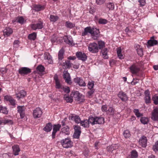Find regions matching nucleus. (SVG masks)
<instances>
[{"instance_id": "9d476101", "label": "nucleus", "mask_w": 158, "mask_h": 158, "mask_svg": "<svg viewBox=\"0 0 158 158\" xmlns=\"http://www.w3.org/2000/svg\"><path fill=\"white\" fill-rule=\"evenodd\" d=\"M63 77L65 80V82L67 84L69 85H71L72 84L70 74L67 71L64 72Z\"/></svg>"}, {"instance_id": "052dcab7", "label": "nucleus", "mask_w": 158, "mask_h": 158, "mask_svg": "<svg viewBox=\"0 0 158 158\" xmlns=\"http://www.w3.org/2000/svg\"><path fill=\"white\" fill-rule=\"evenodd\" d=\"M7 69L6 68H2L0 69V72L4 74L7 72Z\"/></svg>"}, {"instance_id": "f704fd0d", "label": "nucleus", "mask_w": 158, "mask_h": 158, "mask_svg": "<svg viewBox=\"0 0 158 158\" xmlns=\"http://www.w3.org/2000/svg\"><path fill=\"white\" fill-rule=\"evenodd\" d=\"M65 26L67 28L71 29L75 27V24L68 21L65 22Z\"/></svg>"}, {"instance_id": "58836bf2", "label": "nucleus", "mask_w": 158, "mask_h": 158, "mask_svg": "<svg viewBox=\"0 0 158 158\" xmlns=\"http://www.w3.org/2000/svg\"><path fill=\"white\" fill-rule=\"evenodd\" d=\"M36 34L35 33H33L32 34H29L28 36V38L29 39L34 40L36 38Z\"/></svg>"}, {"instance_id": "39448f33", "label": "nucleus", "mask_w": 158, "mask_h": 158, "mask_svg": "<svg viewBox=\"0 0 158 158\" xmlns=\"http://www.w3.org/2000/svg\"><path fill=\"white\" fill-rule=\"evenodd\" d=\"M88 48L89 50L92 53H96L99 51L98 45L95 43L90 44Z\"/></svg>"}, {"instance_id": "69168bd1", "label": "nucleus", "mask_w": 158, "mask_h": 158, "mask_svg": "<svg viewBox=\"0 0 158 158\" xmlns=\"http://www.w3.org/2000/svg\"><path fill=\"white\" fill-rule=\"evenodd\" d=\"M107 108L106 105H103L101 109L103 112H106L107 111Z\"/></svg>"}, {"instance_id": "20e7f679", "label": "nucleus", "mask_w": 158, "mask_h": 158, "mask_svg": "<svg viewBox=\"0 0 158 158\" xmlns=\"http://www.w3.org/2000/svg\"><path fill=\"white\" fill-rule=\"evenodd\" d=\"M73 128L74 132L73 135V138L78 139L81 132V127L77 125H74L73 126Z\"/></svg>"}, {"instance_id": "4468645a", "label": "nucleus", "mask_w": 158, "mask_h": 158, "mask_svg": "<svg viewBox=\"0 0 158 158\" xmlns=\"http://www.w3.org/2000/svg\"><path fill=\"white\" fill-rule=\"evenodd\" d=\"M151 118L154 121H158V108L156 107L152 110Z\"/></svg>"}, {"instance_id": "4be33fe9", "label": "nucleus", "mask_w": 158, "mask_h": 158, "mask_svg": "<svg viewBox=\"0 0 158 158\" xmlns=\"http://www.w3.org/2000/svg\"><path fill=\"white\" fill-rule=\"evenodd\" d=\"M93 27L89 26L85 28L84 31L82 33L81 35L85 36L87 35L89 33L91 34Z\"/></svg>"}, {"instance_id": "603ef678", "label": "nucleus", "mask_w": 158, "mask_h": 158, "mask_svg": "<svg viewBox=\"0 0 158 158\" xmlns=\"http://www.w3.org/2000/svg\"><path fill=\"white\" fill-rule=\"evenodd\" d=\"M144 100L146 104H148L151 102L150 96H145Z\"/></svg>"}, {"instance_id": "6e6552de", "label": "nucleus", "mask_w": 158, "mask_h": 158, "mask_svg": "<svg viewBox=\"0 0 158 158\" xmlns=\"http://www.w3.org/2000/svg\"><path fill=\"white\" fill-rule=\"evenodd\" d=\"M43 27V22L40 20H39L38 22L35 23L31 25V28L34 30H36L37 29H41Z\"/></svg>"}, {"instance_id": "f257e3e1", "label": "nucleus", "mask_w": 158, "mask_h": 158, "mask_svg": "<svg viewBox=\"0 0 158 158\" xmlns=\"http://www.w3.org/2000/svg\"><path fill=\"white\" fill-rule=\"evenodd\" d=\"M89 120L92 125L96 124H101L104 123V118L102 117H93L92 115H90Z\"/></svg>"}, {"instance_id": "09e8293b", "label": "nucleus", "mask_w": 158, "mask_h": 158, "mask_svg": "<svg viewBox=\"0 0 158 158\" xmlns=\"http://www.w3.org/2000/svg\"><path fill=\"white\" fill-rule=\"evenodd\" d=\"M123 135L125 138L129 137L131 135L130 131L128 130H125L123 133Z\"/></svg>"}, {"instance_id": "de8ad7c7", "label": "nucleus", "mask_w": 158, "mask_h": 158, "mask_svg": "<svg viewBox=\"0 0 158 158\" xmlns=\"http://www.w3.org/2000/svg\"><path fill=\"white\" fill-rule=\"evenodd\" d=\"M108 22V21L105 19L100 18L98 20V23L100 24H105Z\"/></svg>"}, {"instance_id": "6e6d98bb", "label": "nucleus", "mask_w": 158, "mask_h": 158, "mask_svg": "<svg viewBox=\"0 0 158 158\" xmlns=\"http://www.w3.org/2000/svg\"><path fill=\"white\" fill-rule=\"evenodd\" d=\"M0 112L7 114L8 113V111L7 110V109L6 107L1 106Z\"/></svg>"}, {"instance_id": "412c9836", "label": "nucleus", "mask_w": 158, "mask_h": 158, "mask_svg": "<svg viewBox=\"0 0 158 158\" xmlns=\"http://www.w3.org/2000/svg\"><path fill=\"white\" fill-rule=\"evenodd\" d=\"M118 96L123 102H125L128 100V97L126 94L122 91L118 93Z\"/></svg>"}, {"instance_id": "0eeeda50", "label": "nucleus", "mask_w": 158, "mask_h": 158, "mask_svg": "<svg viewBox=\"0 0 158 158\" xmlns=\"http://www.w3.org/2000/svg\"><path fill=\"white\" fill-rule=\"evenodd\" d=\"M18 71L19 74L24 76L30 73L31 72V69L27 67H23L19 69Z\"/></svg>"}, {"instance_id": "cd10ccee", "label": "nucleus", "mask_w": 158, "mask_h": 158, "mask_svg": "<svg viewBox=\"0 0 158 158\" xmlns=\"http://www.w3.org/2000/svg\"><path fill=\"white\" fill-rule=\"evenodd\" d=\"M44 57L45 60H47L50 64H52L53 61L52 60V57L49 53L46 52L44 54Z\"/></svg>"}, {"instance_id": "5fc2aeb1", "label": "nucleus", "mask_w": 158, "mask_h": 158, "mask_svg": "<svg viewBox=\"0 0 158 158\" xmlns=\"http://www.w3.org/2000/svg\"><path fill=\"white\" fill-rule=\"evenodd\" d=\"M44 7L40 5H37L35 6V10L37 11L41 10Z\"/></svg>"}, {"instance_id": "a19ab883", "label": "nucleus", "mask_w": 158, "mask_h": 158, "mask_svg": "<svg viewBox=\"0 0 158 158\" xmlns=\"http://www.w3.org/2000/svg\"><path fill=\"white\" fill-rule=\"evenodd\" d=\"M107 111L110 115H113L114 113L115 109L112 107H110Z\"/></svg>"}, {"instance_id": "e2e57ef3", "label": "nucleus", "mask_w": 158, "mask_h": 158, "mask_svg": "<svg viewBox=\"0 0 158 158\" xmlns=\"http://www.w3.org/2000/svg\"><path fill=\"white\" fill-rule=\"evenodd\" d=\"M19 42L18 40H15L14 42V47L16 48L18 47L19 46Z\"/></svg>"}, {"instance_id": "c03bdc74", "label": "nucleus", "mask_w": 158, "mask_h": 158, "mask_svg": "<svg viewBox=\"0 0 158 158\" xmlns=\"http://www.w3.org/2000/svg\"><path fill=\"white\" fill-rule=\"evenodd\" d=\"M133 112L135 113V114L137 117H141L142 116L143 114L139 112V110L138 109H135L134 110Z\"/></svg>"}, {"instance_id": "338daca9", "label": "nucleus", "mask_w": 158, "mask_h": 158, "mask_svg": "<svg viewBox=\"0 0 158 158\" xmlns=\"http://www.w3.org/2000/svg\"><path fill=\"white\" fill-rule=\"evenodd\" d=\"M105 0H97L96 3L98 5H101L105 2Z\"/></svg>"}, {"instance_id": "ea45409f", "label": "nucleus", "mask_w": 158, "mask_h": 158, "mask_svg": "<svg viewBox=\"0 0 158 158\" xmlns=\"http://www.w3.org/2000/svg\"><path fill=\"white\" fill-rule=\"evenodd\" d=\"M59 19V17L57 16H55L53 15H51L50 16V20L51 21L55 22Z\"/></svg>"}, {"instance_id": "13d9d810", "label": "nucleus", "mask_w": 158, "mask_h": 158, "mask_svg": "<svg viewBox=\"0 0 158 158\" xmlns=\"http://www.w3.org/2000/svg\"><path fill=\"white\" fill-rule=\"evenodd\" d=\"M64 91L67 94L69 93L70 92V89L69 87L67 86L66 87H63L62 88Z\"/></svg>"}, {"instance_id": "8fccbe9b", "label": "nucleus", "mask_w": 158, "mask_h": 158, "mask_svg": "<svg viewBox=\"0 0 158 158\" xmlns=\"http://www.w3.org/2000/svg\"><path fill=\"white\" fill-rule=\"evenodd\" d=\"M94 82L92 81H89L88 84V87L89 89H93L94 86Z\"/></svg>"}, {"instance_id": "72a5a7b5", "label": "nucleus", "mask_w": 158, "mask_h": 158, "mask_svg": "<svg viewBox=\"0 0 158 158\" xmlns=\"http://www.w3.org/2000/svg\"><path fill=\"white\" fill-rule=\"evenodd\" d=\"M24 22V19L23 17H17L16 18L15 21H13L14 22L19 23L20 24H23Z\"/></svg>"}, {"instance_id": "2f4dec72", "label": "nucleus", "mask_w": 158, "mask_h": 158, "mask_svg": "<svg viewBox=\"0 0 158 158\" xmlns=\"http://www.w3.org/2000/svg\"><path fill=\"white\" fill-rule=\"evenodd\" d=\"M101 52L104 59H107L108 58V56L107 55L108 50L107 48H104L102 49Z\"/></svg>"}, {"instance_id": "a878e982", "label": "nucleus", "mask_w": 158, "mask_h": 158, "mask_svg": "<svg viewBox=\"0 0 158 158\" xmlns=\"http://www.w3.org/2000/svg\"><path fill=\"white\" fill-rule=\"evenodd\" d=\"M118 146L117 144H113L107 147V151L109 152H112L114 150L118 149Z\"/></svg>"}, {"instance_id": "1a4fd4ad", "label": "nucleus", "mask_w": 158, "mask_h": 158, "mask_svg": "<svg viewBox=\"0 0 158 158\" xmlns=\"http://www.w3.org/2000/svg\"><path fill=\"white\" fill-rule=\"evenodd\" d=\"M43 113L42 109L39 107L36 108L33 111V116L34 118H36L41 117Z\"/></svg>"}, {"instance_id": "aec40b11", "label": "nucleus", "mask_w": 158, "mask_h": 158, "mask_svg": "<svg viewBox=\"0 0 158 158\" xmlns=\"http://www.w3.org/2000/svg\"><path fill=\"white\" fill-rule=\"evenodd\" d=\"M13 32V30L9 27H6L3 31V35L5 37L10 36Z\"/></svg>"}, {"instance_id": "423d86ee", "label": "nucleus", "mask_w": 158, "mask_h": 158, "mask_svg": "<svg viewBox=\"0 0 158 158\" xmlns=\"http://www.w3.org/2000/svg\"><path fill=\"white\" fill-rule=\"evenodd\" d=\"M92 31L91 34V38L94 40H98L100 35V32L99 29L93 27Z\"/></svg>"}, {"instance_id": "a18cd8bd", "label": "nucleus", "mask_w": 158, "mask_h": 158, "mask_svg": "<svg viewBox=\"0 0 158 158\" xmlns=\"http://www.w3.org/2000/svg\"><path fill=\"white\" fill-rule=\"evenodd\" d=\"M106 6L109 10H113L114 9V5L113 3L109 2L107 4Z\"/></svg>"}, {"instance_id": "b1692460", "label": "nucleus", "mask_w": 158, "mask_h": 158, "mask_svg": "<svg viewBox=\"0 0 158 158\" xmlns=\"http://www.w3.org/2000/svg\"><path fill=\"white\" fill-rule=\"evenodd\" d=\"M27 93L23 90H22L18 93H16V96L19 99L23 98L26 96Z\"/></svg>"}, {"instance_id": "680f3d73", "label": "nucleus", "mask_w": 158, "mask_h": 158, "mask_svg": "<svg viewBox=\"0 0 158 158\" xmlns=\"http://www.w3.org/2000/svg\"><path fill=\"white\" fill-rule=\"evenodd\" d=\"M90 90L88 91L87 94H88V96H90L93 95L94 92L95 90L94 89H89Z\"/></svg>"}, {"instance_id": "c85d7f7f", "label": "nucleus", "mask_w": 158, "mask_h": 158, "mask_svg": "<svg viewBox=\"0 0 158 158\" xmlns=\"http://www.w3.org/2000/svg\"><path fill=\"white\" fill-rule=\"evenodd\" d=\"M61 132L66 135H69L70 133L69 127L67 126H65L61 129Z\"/></svg>"}, {"instance_id": "dca6fc26", "label": "nucleus", "mask_w": 158, "mask_h": 158, "mask_svg": "<svg viewBox=\"0 0 158 158\" xmlns=\"http://www.w3.org/2000/svg\"><path fill=\"white\" fill-rule=\"evenodd\" d=\"M73 81L75 83L81 86L84 87L86 85V84L85 81H84L83 79L81 77H77L74 78Z\"/></svg>"}, {"instance_id": "864d4df0", "label": "nucleus", "mask_w": 158, "mask_h": 158, "mask_svg": "<svg viewBox=\"0 0 158 158\" xmlns=\"http://www.w3.org/2000/svg\"><path fill=\"white\" fill-rule=\"evenodd\" d=\"M136 51L138 54V55L140 57H142L143 56V53L142 48H141L139 49H137V50Z\"/></svg>"}, {"instance_id": "0e129e2a", "label": "nucleus", "mask_w": 158, "mask_h": 158, "mask_svg": "<svg viewBox=\"0 0 158 158\" xmlns=\"http://www.w3.org/2000/svg\"><path fill=\"white\" fill-rule=\"evenodd\" d=\"M140 6H144L145 4V0H139V1Z\"/></svg>"}, {"instance_id": "c9c22d12", "label": "nucleus", "mask_w": 158, "mask_h": 158, "mask_svg": "<svg viewBox=\"0 0 158 158\" xmlns=\"http://www.w3.org/2000/svg\"><path fill=\"white\" fill-rule=\"evenodd\" d=\"M148 44L150 46H153L157 44L158 41L156 40L150 39L148 41Z\"/></svg>"}, {"instance_id": "2eb2a0df", "label": "nucleus", "mask_w": 158, "mask_h": 158, "mask_svg": "<svg viewBox=\"0 0 158 158\" xmlns=\"http://www.w3.org/2000/svg\"><path fill=\"white\" fill-rule=\"evenodd\" d=\"M61 125L60 124H55L53 126V131L52 133V138L54 139L55 138V135L56 132L60 130Z\"/></svg>"}, {"instance_id": "79ce46f5", "label": "nucleus", "mask_w": 158, "mask_h": 158, "mask_svg": "<svg viewBox=\"0 0 158 158\" xmlns=\"http://www.w3.org/2000/svg\"><path fill=\"white\" fill-rule=\"evenodd\" d=\"M64 65L66 66L65 67L68 69H69L71 67L72 63L69 60H67L64 63Z\"/></svg>"}, {"instance_id": "37998d69", "label": "nucleus", "mask_w": 158, "mask_h": 158, "mask_svg": "<svg viewBox=\"0 0 158 158\" xmlns=\"http://www.w3.org/2000/svg\"><path fill=\"white\" fill-rule=\"evenodd\" d=\"M36 70L40 72H43L44 71L45 68L42 65H40L37 67Z\"/></svg>"}, {"instance_id": "ddd939ff", "label": "nucleus", "mask_w": 158, "mask_h": 158, "mask_svg": "<svg viewBox=\"0 0 158 158\" xmlns=\"http://www.w3.org/2000/svg\"><path fill=\"white\" fill-rule=\"evenodd\" d=\"M69 119L70 120L74 121L77 124H79L80 123L81 119L79 116L74 114H71L69 117Z\"/></svg>"}, {"instance_id": "393cba45", "label": "nucleus", "mask_w": 158, "mask_h": 158, "mask_svg": "<svg viewBox=\"0 0 158 158\" xmlns=\"http://www.w3.org/2000/svg\"><path fill=\"white\" fill-rule=\"evenodd\" d=\"M64 50L63 48H62L59 51L58 53V59L59 61L61 60L64 58Z\"/></svg>"}, {"instance_id": "7c9ffc66", "label": "nucleus", "mask_w": 158, "mask_h": 158, "mask_svg": "<svg viewBox=\"0 0 158 158\" xmlns=\"http://www.w3.org/2000/svg\"><path fill=\"white\" fill-rule=\"evenodd\" d=\"M13 154L15 156H17L19 155V152L20 150L18 145H16L13 146L12 147Z\"/></svg>"}, {"instance_id": "4c0bfd02", "label": "nucleus", "mask_w": 158, "mask_h": 158, "mask_svg": "<svg viewBox=\"0 0 158 158\" xmlns=\"http://www.w3.org/2000/svg\"><path fill=\"white\" fill-rule=\"evenodd\" d=\"M98 50L102 48L105 46V43L102 41H98Z\"/></svg>"}, {"instance_id": "e433bc0d", "label": "nucleus", "mask_w": 158, "mask_h": 158, "mask_svg": "<svg viewBox=\"0 0 158 158\" xmlns=\"http://www.w3.org/2000/svg\"><path fill=\"white\" fill-rule=\"evenodd\" d=\"M141 122L143 124H147L149 121V119L148 117H142L140 118Z\"/></svg>"}, {"instance_id": "c756f323", "label": "nucleus", "mask_w": 158, "mask_h": 158, "mask_svg": "<svg viewBox=\"0 0 158 158\" xmlns=\"http://www.w3.org/2000/svg\"><path fill=\"white\" fill-rule=\"evenodd\" d=\"M52 124L51 123H48L46 124L43 130L46 132H49L51 131L52 128Z\"/></svg>"}, {"instance_id": "f8f14e48", "label": "nucleus", "mask_w": 158, "mask_h": 158, "mask_svg": "<svg viewBox=\"0 0 158 158\" xmlns=\"http://www.w3.org/2000/svg\"><path fill=\"white\" fill-rule=\"evenodd\" d=\"M76 55L78 59L82 61H85L87 59V56L84 53L81 52H76Z\"/></svg>"}, {"instance_id": "7ed1b4c3", "label": "nucleus", "mask_w": 158, "mask_h": 158, "mask_svg": "<svg viewBox=\"0 0 158 158\" xmlns=\"http://www.w3.org/2000/svg\"><path fill=\"white\" fill-rule=\"evenodd\" d=\"M60 143L64 148H68L72 146V142L69 138L61 140Z\"/></svg>"}, {"instance_id": "bb28decb", "label": "nucleus", "mask_w": 158, "mask_h": 158, "mask_svg": "<svg viewBox=\"0 0 158 158\" xmlns=\"http://www.w3.org/2000/svg\"><path fill=\"white\" fill-rule=\"evenodd\" d=\"M138 153L135 150H132L131 152L130 155H128L126 158H136L138 157Z\"/></svg>"}, {"instance_id": "f3484780", "label": "nucleus", "mask_w": 158, "mask_h": 158, "mask_svg": "<svg viewBox=\"0 0 158 158\" xmlns=\"http://www.w3.org/2000/svg\"><path fill=\"white\" fill-rule=\"evenodd\" d=\"M18 112L20 114L21 118H23L25 116V108L24 106H17Z\"/></svg>"}, {"instance_id": "4d7b16f0", "label": "nucleus", "mask_w": 158, "mask_h": 158, "mask_svg": "<svg viewBox=\"0 0 158 158\" xmlns=\"http://www.w3.org/2000/svg\"><path fill=\"white\" fill-rule=\"evenodd\" d=\"M3 123L5 124H8L12 125L13 124V122L11 120L6 119L3 121Z\"/></svg>"}, {"instance_id": "5701e85b", "label": "nucleus", "mask_w": 158, "mask_h": 158, "mask_svg": "<svg viewBox=\"0 0 158 158\" xmlns=\"http://www.w3.org/2000/svg\"><path fill=\"white\" fill-rule=\"evenodd\" d=\"M54 79L55 81V87L56 89H62V85L60 83V81L59 80L57 75L56 74L54 76Z\"/></svg>"}, {"instance_id": "f03ea898", "label": "nucleus", "mask_w": 158, "mask_h": 158, "mask_svg": "<svg viewBox=\"0 0 158 158\" xmlns=\"http://www.w3.org/2000/svg\"><path fill=\"white\" fill-rule=\"evenodd\" d=\"M71 97H73L75 98V100L79 102H84L85 101L84 96L82 94H81L78 91H76L72 92L71 94Z\"/></svg>"}, {"instance_id": "bf43d9fd", "label": "nucleus", "mask_w": 158, "mask_h": 158, "mask_svg": "<svg viewBox=\"0 0 158 158\" xmlns=\"http://www.w3.org/2000/svg\"><path fill=\"white\" fill-rule=\"evenodd\" d=\"M153 148L154 151H158V141L155 143V145L153 146Z\"/></svg>"}, {"instance_id": "3c124183", "label": "nucleus", "mask_w": 158, "mask_h": 158, "mask_svg": "<svg viewBox=\"0 0 158 158\" xmlns=\"http://www.w3.org/2000/svg\"><path fill=\"white\" fill-rule=\"evenodd\" d=\"M64 98L68 102L71 103L73 102V99L71 98H70L69 96H67L66 94L64 95Z\"/></svg>"}, {"instance_id": "9b49d317", "label": "nucleus", "mask_w": 158, "mask_h": 158, "mask_svg": "<svg viewBox=\"0 0 158 158\" xmlns=\"http://www.w3.org/2000/svg\"><path fill=\"white\" fill-rule=\"evenodd\" d=\"M130 71L133 74L138 73L140 71V68L138 65L135 64L132 65L129 68Z\"/></svg>"}, {"instance_id": "774afa93", "label": "nucleus", "mask_w": 158, "mask_h": 158, "mask_svg": "<svg viewBox=\"0 0 158 158\" xmlns=\"http://www.w3.org/2000/svg\"><path fill=\"white\" fill-rule=\"evenodd\" d=\"M12 98L10 96L8 95L5 96L4 97V99L7 101H9Z\"/></svg>"}, {"instance_id": "49530a36", "label": "nucleus", "mask_w": 158, "mask_h": 158, "mask_svg": "<svg viewBox=\"0 0 158 158\" xmlns=\"http://www.w3.org/2000/svg\"><path fill=\"white\" fill-rule=\"evenodd\" d=\"M152 100L155 105H158V96L156 95H154L152 98Z\"/></svg>"}, {"instance_id": "6ab92c4d", "label": "nucleus", "mask_w": 158, "mask_h": 158, "mask_svg": "<svg viewBox=\"0 0 158 158\" xmlns=\"http://www.w3.org/2000/svg\"><path fill=\"white\" fill-rule=\"evenodd\" d=\"M90 118V116L89 117L88 119L81 120L80 123L81 125L84 128H89V124H91L89 120Z\"/></svg>"}, {"instance_id": "473e14b6", "label": "nucleus", "mask_w": 158, "mask_h": 158, "mask_svg": "<svg viewBox=\"0 0 158 158\" xmlns=\"http://www.w3.org/2000/svg\"><path fill=\"white\" fill-rule=\"evenodd\" d=\"M64 41L67 44L71 45H72L73 43V40H70L69 36L68 35H65L64 37Z\"/></svg>"}, {"instance_id": "a211bd4d", "label": "nucleus", "mask_w": 158, "mask_h": 158, "mask_svg": "<svg viewBox=\"0 0 158 158\" xmlns=\"http://www.w3.org/2000/svg\"><path fill=\"white\" fill-rule=\"evenodd\" d=\"M147 138L143 136L141 137L139 140V143L143 148H145L147 145Z\"/></svg>"}]
</instances>
